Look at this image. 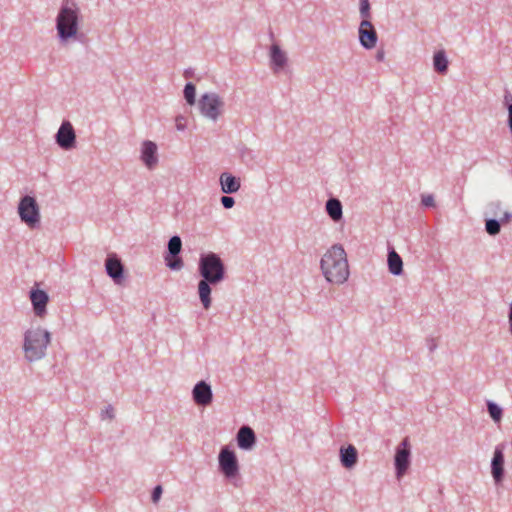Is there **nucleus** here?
<instances>
[{"instance_id": "20e7f679", "label": "nucleus", "mask_w": 512, "mask_h": 512, "mask_svg": "<svg viewBox=\"0 0 512 512\" xmlns=\"http://www.w3.org/2000/svg\"><path fill=\"white\" fill-rule=\"evenodd\" d=\"M51 342L49 331L41 327L30 328L24 333L23 351L28 362H35L45 357Z\"/></svg>"}, {"instance_id": "f3484780", "label": "nucleus", "mask_w": 512, "mask_h": 512, "mask_svg": "<svg viewBox=\"0 0 512 512\" xmlns=\"http://www.w3.org/2000/svg\"><path fill=\"white\" fill-rule=\"evenodd\" d=\"M141 160L148 169H152L156 166L158 163V156L157 145L154 142L146 140L142 143Z\"/></svg>"}, {"instance_id": "6e6552de", "label": "nucleus", "mask_w": 512, "mask_h": 512, "mask_svg": "<svg viewBox=\"0 0 512 512\" xmlns=\"http://www.w3.org/2000/svg\"><path fill=\"white\" fill-rule=\"evenodd\" d=\"M182 250V240L178 235L172 236L167 244V253L164 256L166 266L171 270H180L183 267V260L179 256Z\"/></svg>"}, {"instance_id": "473e14b6", "label": "nucleus", "mask_w": 512, "mask_h": 512, "mask_svg": "<svg viewBox=\"0 0 512 512\" xmlns=\"http://www.w3.org/2000/svg\"><path fill=\"white\" fill-rule=\"evenodd\" d=\"M161 495H162V487L160 485H157L152 491V496H151L152 501L157 502L160 499Z\"/></svg>"}, {"instance_id": "4468645a", "label": "nucleus", "mask_w": 512, "mask_h": 512, "mask_svg": "<svg viewBox=\"0 0 512 512\" xmlns=\"http://www.w3.org/2000/svg\"><path fill=\"white\" fill-rule=\"evenodd\" d=\"M504 445L500 444L495 447L493 458L491 460V474L496 484L502 482L504 478Z\"/></svg>"}, {"instance_id": "2eb2a0df", "label": "nucleus", "mask_w": 512, "mask_h": 512, "mask_svg": "<svg viewBox=\"0 0 512 512\" xmlns=\"http://www.w3.org/2000/svg\"><path fill=\"white\" fill-rule=\"evenodd\" d=\"M105 270L107 275L112 278L116 284H121L123 280L124 266L116 254H109L105 261Z\"/></svg>"}, {"instance_id": "393cba45", "label": "nucleus", "mask_w": 512, "mask_h": 512, "mask_svg": "<svg viewBox=\"0 0 512 512\" xmlns=\"http://www.w3.org/2000/svg\"><path fill=\"white\" fill-rule=\"evenodd\" d=\"M487 411L495 423H499L502 419V408L493 401H487Z\"/></svg>"}, {"instance_id": "2f4dec72", "label": "nucleus", "mask_w": 512, "mask_h": 512, "mask_svg": "<svg viewBox=\"0 0 512 512\" xmlns=\"http://www.w3.org/2000/svg\"><path fill=\"white\" fill-rule=\"evenodd\" d=\"M175 122H176V129L178 131H184L186 129V124H185V117L182 116V115H178L175 119Z\"/></svg>"}, {"instance_id": "5701e85b", "label": "nucleus", "mask_w": 512, "mask_h": 512, "mask_svg": "<svg viewBox=\"0 0 512 512\" xmlns=\"http://www.w3.org/2000/svg\"><path fill=\"white\" fill-rule=\"evenodd\" d=\"M448 59L444 50L437 51L433 56L434 70L439 74H445L448 71Z\"/></svg>"}, {"instance_id": "cd10ccee", "label": "nucleus", "mask_w": 512, "mask_h": 512, "mask_svg": "<svg viewBox=\"0 0 512 512\" xmlns=\"http://www.w3.org/2000/svg\"><path fill=\"white\" fill-rule=\"evenodd\" d=\"M360 1V7L359 12L363 20H369L371 13H370V3L369 0H359Z\"/></svg>"}, {"instance_id": "9b49d317", "label": "nucleus", "mask_w": 512, "mask_h": 512, "mask_svg": "<svg viewBox=\"0 0 512 512\" xmlns=\"http://www.w3.org/2000/svg\"><path fill=\"white\" fill-rule=\"evenodd\" d=\"M359 42L365 49H372L376 46L378 36L370 20H362L359 25Z\"/></svg>"}, {"instance_id": "7ed1b4c3", "label": "nucleus", "mask_w": 512, "mask_h": 512, "mask_svg": "<svg viewBox=\"0 0 512 512\" xmlns=\"http://www.w3.org/2000/svg\"><path fill=\"white\" fill-rule=\"evenodd\" d=\"M80 9L76 3L65 0L56 17V31L60 43H68L77 38Z\"/></svg>"}, {"instance_id": "a878e982", "label": "nucleus", "mask_w": 512, "mask_h": 512, "mask_svg": "<svg viewBox=\"0 0 512 512\" xmlns=\"http://www.w3.org/2000/svg\"><path fill=\"white\" fill-rule=\"evenodd\" d=\"M184 98L189 105H194L196 101V87L193 83L188 82L183 90Z\"/></svg>"}, {"instance_id": "1a4fd4ad", "label": "nucleus", "mask_w": 512, "mask_h": 512, "mask_svg": "<svg viewBox=\"0 0 512 512\" xmlns=\"http://www.w3.org/2000/svg\"><path fill=\"white\" fill-rule=\"evenodd\" d=\"M410 456V443L408 438H404L402 442L397 446L394 458L397 478H401L409 468Z\"/></svg>"}, {"instance_id": "0eeeda50", "label": "nucleus", "mask_w": 512, "mask_h": 512, "mask_svg": "<svg viewBox=\"0 0 512 512\" xmlns=\"http://www.w3.org/2000/svg\"><path fill=\"white\" fill-rule=\"evenodd\" d=\"M218 463L219 470L227 479H232L239 474V463L236 454L228 446H224L220 450Z\"/></svg>"}, {"instance_id": "9d476101", "label": "nucleus", "mask_w": 512, "mask_h": 512, "mask_svg": "<svg viewBox=\"0 0 512 512\" xmlns=\"http://www.w3.org/2000/svg\"><path fill=\"white\" fill-rule=\"evenodd\" d=\"M55 141L58 146L64 150H70L75 147L76 134L72 124L69 121H63L59 127Z\"/></svg>"}, {"instance_id": "4c0bfd02", "label": "nucleus", "mask_w": 512, "mask_h": 512, "mask_svg": "<svg viewBox=\"0 0 512 512\" xmlns=\"http://www.w3.org/2000/svg\"><path fill=\"white\" fill-rule=\"evenodd\" d=\"M435 348V345H431L430 350H433Z\"/></svg>"}, {"instance_id": "bb28decb", "label": "nucleus", "mask_w": 512, "mask_h": 512, "mask_svg": "<svg viewBox=\"0 0 512 512\" xmlns=\"http://www.w3.org/2000/svg\"><path fill=\"white\" fill-rule=\"evenodd\" d=\"M489 213L493 216V218L499 219L503 210L502 203L500 201L490 202L488 205Z\"/></svg>"}, {"instance_id": "ddd939ff", "label": "nucleus", "mask_w": 512, "mask_h": 512, "mask_svg": "<svg viewBox=\"0 0 512 512\" xmlns=\"http://www.w3.org/2000/svg\"><path fill=\"white\" fill-rule=\"evenodd\" d=\"M193 401L199 406H208L213 400L211 386L206 381H199L192 389Z\"/></svg>"}, {"instance_id": "f257e3e1", "label": "nucleus", "mask_w": 512, "mask_h": 512, "mask_svg": "<svg viewBox=\"0 0 512 512\" xmlns=\"http://www.w3.org/2000/svg\"><path fill=\"white\" fill-rule=\"evenodd\" d=\"M198 295L205 309L211 306L212 286H216L226 278V267L221 257L214 252L203 253L198 261Z\"/></svg>"}, {"instance_id": "e433bc0d", "label": "nucleus", "mask_w": 512, "mask_h": 512, "mask_svg": "<svg viewBox=\"0 0 512 512\" xmlns=\"http://www.w3.org/2000/svg\"><path fill=\"white\" fill-rule=\"evenodd\" d=\"M190 75V72L188 70L185 71V76L188 77Z\"/></svg>"}, {"instance_id": "c756f323", "label": "nucleus", "mask_w": 512, "mask_h": 512, "mask_svg": "<svg viewBox=\"0 0 512 512\" xmlns=\"http://www.w3.org/2000/svg\"><path fill=\"white\" fill-rule=\"evenodd\" d=\"M114 417H115L114 409H113V407L111 405H108L105 409H103L101 411V418L102 419H106L107 418V419L112 420V419H114Z\"/></svg>"}, {"instance_id": "423d86ee", "label": "nucleus", "mask_w": 512, "mask_h": 512, "mask_svg": "<svg viewBox=\"0 0 512 512\" xmlns=\"http://www.w3.org/2000/svg\"><path fill=\"white\" fill-rule=\"evenodd\" d=\"M18 214L23 223L35 228L40 223V210L34 197L25 195L18 204Z\"/></svg>"}, {"instance_id": "a211bd4d", "label": "nucleus", "mask_w": 512, "mask_h": 512, "mask_svg": "<svg viewBox=\"0 0 512 512\" xmlns=\"http://www.w3.org/2000/svg\"><path fill=\"white\" fill-rule=\"evenodd\" d=\"M270 61L271 68L276 73L282 70L287 64V55L277 44H273L270 48Z\"/></svg>"}, {"instance_id": "b1692460", "label": "nucleus", "mask_w": 512, "mask_h": 512, "mask_svg": "<svg viewBox=\"0 0 512 512\" xmlns=\"http://www.w3.org/2000/svg\"><path fill=\"white\" fill-rule=\"evenodd\" d=\"M501 225L499 219L497 218H489L485 220V230L490 236H496L501 231Z\"/></svg>"}, {"instance_id": "f704fd0d", "label": "nucleus", "mask_w": 512, "mask_h": 512, "mask_svg": "<svg viewBox=\"0 0 512 512\" xmlns=\"http://www.w3.org/2000/svg\"><path fill=\"white\" fill-rule=\"evenodd\" d=\"M508 321H509V330H510V333L512 334V301H511L510 308H509Z\"/></svg>"}, {"instance_id": "f03ea898", "label": "nucleus", "mask_w": 512, "mask_h": 512, "mask_svg": "<svg viewBox=\"0 0 512 512\" xmlns=\"http://www.w3.org/2000/svg\"><path fill=\"white\" fill-rule=\"evenodd\" d=\"M320 268L325 279L333 284H343L349 277L347 255L342 245L334 244L321 258Z\"/></svg>"}, {"instance_id": "f8f14e48", "label": "nucleus", "mask_w": 512, "mask_h": 512, "mask_svg": "<svg viewBox=\"0 0 512 512\" xmlns=\"http://www.w3.org/2000/svg\"><path fill=\"white\" fill-rule=\"evenodd\" d=\"M29 298L34 314L39 318H43L47 314L48 293L42 289L33 288L29 292Z\"/></svg>"}, {"instance_id": "6ab92c4d", "label": "nucleus", "mask_w": 512, "mask_h": 512, "mask_svg": "<svg viewBox=\"0 0 512 512\" xmlns=\"http://www.w3.org/2000/svg\"><path fill=\"white\" fill-rule=\"evenodd\" d=\"M219 182L221 190L225 194L236 193L241 187L240 180L227 172H223L220 175Z\"/></svg>"}, {"instance_id": "39448f33", "label": "nucleus", "mask_w": 512, "mask_h": 512, "mask_svg": "<svg viewBox=\"0 0 512 512\" xmlns=\"http://www.w3.org/2000/svg\"><path fill=\"white\" fill-rule=\"evenodd\" d=\"M224 102L222 98L214 92L204 93L198 100V108L202 116L216 122L222 114Z\"/></svg>"}, {"instance_id": "dca6fc26", "label": "nucleus", "mask_w": 512, "mask_h": 512, "mask_svg": "<svg viewBox=\"0 0 512 512\" xmlns=\"http://www.w3.org/2000/svg\"><path fill=\"white\" fill-rule=\"evenodd\" d=\"M237 445L242 450H251L256 445V434L247 425L240 427L236 435Z\"/></svg>"}, {"instance_id": "7c9ffc66", "label": "nucleus", "mask_w": 512, "mask_h": 512, "mask_svg": "<svg viewBox=\"0 0 512 512\" xmlns=\"http://www.w3.org/2000/svg\"><path fill=\"white\" fill-rule=\"evenodd\" d=\"M221 204L225 209H230L234 206L235 200L231 196H222L221 197Z\"/></svg>"}, {"instance_id": "412c9836", "label": "nucleus", "mask_w": 512, "mask_h": 512, "mask_svg": "<svg viewBox=\"0 0 512 512\" xmlns=\"http://www.w3.org/2000/svg\"><path fill=\"white\" fill-rule=\"evenodd\" d=\"M388 271L394 276H400L403 273V261L400 255L393 247H389L387 255Z\"/></svg>"}, {"instance_id": "72a5a7b5", "label": "nucleus", "mask_w": 512, "mask_h": 512, "mask_svg": "<svg viewBox=\"0 0 512 512\" xmlns=\"http://www.w3.org/2000/svg\"><path fill=\"white\" fill-rule=\"evenodd\" d=\"M512 219V214L509 211H503L499 220L502 224L508 223Z\"/></svg>"}, {"instance_id": "4be33fe9", "label": "nucleus", "mask_w": 512, "mask_h": 512, "mask_svg": "<svg viewBox=\"0 0 512 512\" xmlns=\"http://www.w3.org/2000/svg\"><path fill=\"white\" fill-rule=\"evenodd\" d=\"M325 210L328 216L334 221L339 222L343 218V206L339 199L331 197L326 201Z\"/></svg>"}, {"instance_id": "aec40b11", "label": "nucleus", "mask_w": 512, "mask_h": 512, "mask_svg": "<svg viewBox=\"0 0 512 512\" xmlns=\"http://www.w3.org/2000/svg\"><path fill=\"white\" fill-rule=\"evenodd\" d=\"M358 461V452L353 445L340 448V462L346 469H352Z\"/></svg>"}, {"instance_id": "c9c22d12", "label": "nucleus", "mask_w": 512, "mask_h": 512, "mask_svg": "<svg viewBox=\"0 0 512 512\" xmlns=\"http://www.w3.org/2000/svg\"><path fill=\"white\" fill-rule=\"evenodd\" d=\"M384 56H385L384 51H378V52L376 53V60H377V61H383Z\"/></svg>"}, {"instance_id": "c85d7f7f", "label": "nucleus", "mask_w": 512, "mask_h": 512, "mask_svg": "<svg viewBox=\"0 0 512 512\" xmlns=\"http://www.w3.org/2000/svg\"><path fill=\"white\" fill-rule=\"evenodd\" d=\"M421 204L425 207H434L435 200H434L433 195H431V194L422 195Z\"/></svg>"}]
</instances>
